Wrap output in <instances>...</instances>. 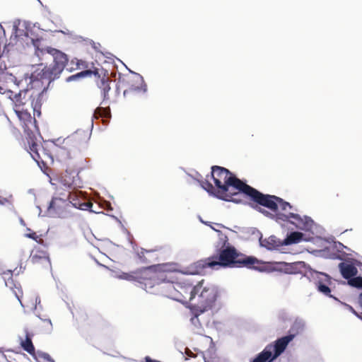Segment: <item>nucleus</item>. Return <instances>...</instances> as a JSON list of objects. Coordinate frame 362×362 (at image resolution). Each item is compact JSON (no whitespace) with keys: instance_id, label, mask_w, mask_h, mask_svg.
I'll list each match as a JSON object with an SVG mask.
<instances>
[{"instance_id":"obj_63","label":"nucleus","mask_w":362,"mask_h":362,"mask_svg":"<svg viewBox=\"0 0 362 362\" xmlns=\"http://www.w3.org/2000/svg\"><path fill=\"white\" fill-rule=\"evenodd\" d=\"M82 62H83V61H82V60H79V61H78V62L76 63L77 66H78V67H79V66L81 65V64Z\"/></svg>"},{"instance_id":"obj_39","label":"nucleus","mask_w":362,"mask_h":362,"mask_svg":"<svg viewBox=\"0 0 362 362\" xmlns=\"http://www.w3.org/2000/svg\"><path fill=\"white\" fill-rule=\"evenodd\" d=\"M101 116L103 117V122L108 123L111 119V112L110 108H104L101 112Z\"/></svg>"},{"instance_id":"obj_44","label":"nucleus","mask_w":362,"mask_h":362,"mask_svg":"<svg viewBox=\"0 0 362 362\" xmlns=\"http://www.w3.org/2000/svg\"><path fill=\"white\" fill-rule=\"evenodd\" d=\"M124 74L119 73V79H118V82L116 85V92L117 93H119V87H120L121 84L123 86H125L127 84V82L124 78Z\"/></svg>"},{"instance_id":"obj_45","label":"nucleus","mask_w":362,"mask_h":362,"mask_svg":"<svg viewBox=\"0 0 362 362\" xmlns=\"http://www.w3.org/2000/svg\"><path fill=\"white\" fill-rule=\"evenodd\" d=\"M197 313L194 314L190 319L191 320V322L194 325V326H197V323L198 324H200L199 323V315H201L202 313H199V310H197Z\"/></svg>"},{"instance_id":"obj_53","label":"nucleus","mask_w":362,"mask_h":362,"mask_svg":"<svg viewBox=\"0 0 362 362\" xmlns=\"http://www.w3.org/2000/svg\"><path fill=\"white\" fill-rule=\"evenodd\" d=\"M47 362H55V361L52 358V356L47 353Z\"/></svg>"},{"instance_id":"obj_42","label":"nucleus","mask_w":362,"mask_h":362,"mask_svg":"<svg viewBox=\"0 0 362 362\" xmlns=\"http://www.w3.org/2000/svg\"><path fill=\"white\" fill-rule=\"evenodd\" d=\"M88 73L87 74V77H90L91 76H94L97 79L100 78L101 77V75H103L102 72L100 73V69L96 67H93V70H85Z\"/></svg>"},{"instance_id":"obj_47","label":"nucleus","mask_w":362,"mask_h":362,"mask_svg":"<svg viewBox=\"0 0 362 362\" xmlns=\"http://www.w3.org/2000/svg\"><path fill=\"white\" fill-rule=\"evenodd\" d=\"M117 59L118 61H119L121 63H122V64L125 66L126 69L128 70V71H129L130 74H132L134 75V76L137 78V75H138V74H139V73H136V72H135V71H134L131 70L130 69H129V68H128V67H127V66H126V65H125V64H124V63H123V62H122L119 59L117 58Z\"/></svg>"},{"instance_id":"obj_30","label":"nucleus","mask_w":362,"mask_h":362,"mask_svg":"<svg viewBox=\"0 0 362 362\" xmlns=\"http://www.w3.org/2000/svg\"><path fill=\"white\" fill-rule=\"evenodd\" d=\"M21 346L23 349L30 354H33L35 351V348L32 342L31 338L26 334L25 339L21 340Z\"/></svg>"},{"instance_id":"obj_19","label":"nucleus","mask_w":362,"mask_h":362,"mask_svg":"<svg viewBox=\"0 0 362 362\" xmlns=\"http://www.w3.org/2000/svg\"><path fill=\"white\" fill-rule=\"evenodd\" d=\"M30 156L33 158V160L37 163L42 172L45 174V162L42 158L39 151L40 150L42 154H45V149L43 146L41 148H38L37 144L33 143L30 147Z\"/></svg>"},{"instance_id":"obj_5","label":"nucleus","mask_w":362,"mask_h":362,"mask_svg":"<svg viewBox=\"0 0 362 362\" xmlns=\"http://www.w3.org/2000/svg\"><path fill=\"white\" fill-rule=\"evenodd\" d=\"M13 30L16 39L23 45H33L36 56L41 59L45 54V31L39 23L32 24L26 21L16 20L13 22Z\"/></svg>"},{"instance_id":"obj_35","label":"nucleus","mask_w":362,"mask_h":362,"mask_svg":"<svg viewBox=\"0 0 362 362\" xmlns=\"http://www.w3.org/2000/svg\"><path fill=\"white\" fill-rule=\"evenodd\" d=\"M153 252V250H146L143 247L141 248V252H136V255L139 259L141 263L143 264H148L150 262V261L146 257L145 253H150Z\"/></svg>"},{"instance_id":"obj_2","label":"nucleus","mask_w":362,"mask_h":362,"mask_svg":"<svg viewBox=\"0 0 362 362\" xmlns=\"http://www.w3.org/2000/svg\"><path fill=\"white\" fill-rule=\"evenodd\" d=\"M216 270L223 269L246 268L261 273L269 274L276 272L279 262H266L253 255H247L239 251L234 245L222 249H215L211 255Z\"/></svg>"},{"instance_id":"obj_28","label":"nucleus","mask_w":362,"mask_h":362,"mask_svg":"<svg viewBox=\"0 0 362 362\" xmlns=\"http://www.w3.org/2000/svg\"><path fill=\"white\" fill-rule=\"evenodd\" d=\"M235 228H238V230L241 233H246L250 235L255 236L258 241L262 239V233L255 227H249V228H244V227H240V226H235Z\"/></svg>"},{"instance_id":"obj_54","label":"nucleus","mask_w":362,"mask_h":362,"mask_svg":"<svg viewBox=\"0 0 362 362\" xmlns=\"http://www.w3.org/2000/svg\"><path fill=\"white\" fill-rule=\"evenodd\" d=\"M129 93H132L130 88L125 89L123 92L124 97H126Z\"/></svg>"},{"instance_id":"obj_41","label":"nucleus","mask_w":362,"mask_h":362,"mask_svg":"<svg viewBox=\"0 0 362 362\" xmlns=\"http://www.w3.org/2000/svg\"><path fill=\"white\" fill-rule=\"evenodd\" d=\"M278 317L279 320H281L283 322H286L287 321L291 320L289 314L284 310H281L279 312Z\"/></svg>"},{"instance_id":"obj_14","label":"nucleus","mask_w":362,"mask_h":362,"mask_svg":"<svg viewBox=\"0 0 362 362\" xmlns=\"http://www.w3.org/2000/svg\"><path fill=\"white\" fill-rule=\"evenodd\" d=\"M233 172L225 167L212 165L211 167L210 177L213 180L216 187L223 192V188L226 183L228 177H230Z\"/></svg>"},{"instance_id":"obj_3","label":"nucleus","mask_w":362,"mask_h":362,"mask_svg":"<svg viewBox=\"0 0 362 362\" xmlns=\"http://www.w3.org/2000/svg\"><path fill=\"white\" fill-rule=\"evenodd\" d=\"M276 272L287 274H302L309 279L310 281L314 282L316 289L319 293L339 301L338 298L332 295V290L329 286L331 284V276L325 272H318L313 269L305 262H279Z\"/></svg>"},{"instance_id":"obj_37","label":"nucleus","mask_w":362,"mask_h":362,"mask_svg":"<svg viewBox=\"0 0 362 362\" xmlns=\"http://www.w3.org/2000/svg\"><path fill=\"white\" fill-rule=\"evenodd\" d=\"M198 219H199V221L202 223H203V224H204V225H205V226H209L211 229H212V228H215V227L214 226V223H211V222H210V221H204V220L202 218V216H199V215L198 216ZM215 225H216L217 226H218V227H220V228H226V229H228V230H230V231H232V232H233V233H237V231H235V230H232V229H230V228H228V227L225 226H224V225H223L222 223H215Z\"/></svg>"},{"instance_id":"obj_26","label":"nucleus","mask_w":362,"mask_h":362,"mask_svg":"<svg viewBox=\"0 0 362 362\" xmlns=\"http://www.w3.org/2000/svg\"><path fill=\"white\" fill-rule=\"evenodd\" d=\"M70 205H71L73 207L83 211H88L90 213H95L98 214V212L93 210V204L89 202H82L80 201L78 198H74L71 201H69Z\"/></svg>"},{"instance_id":"obj_48","label":"nucleus","mask_w":362,"mask_h":362,"mask_svg":"<svg viewBox=\"0 0 362 362\" xmlns=\"http://www.w3.org/2000/svg\"><path fill=\"white\" fill-rule=\"evenodd\" d=\"M25 237L27 238H32L33 240H37V236L36 235L35 233H26L25 235Z\"/></svg>"},{"instance_id":"obj_55","label":"nucleus","mask_w":362,"mask_h":362,"mask_svg":"<svg viewBox=\"0 0 362 362\" xmlns=\"http://www.w3.org/2000/svg\"><path fill=\"white\" fill-rule=\"evenodd\" d=\"M0 93L1 94H5V93L7 94V91H6L5 88L4 87H2L1 85H0Z\"/></svg>"},{"instance_id":"obj_18","label":"nucleus","mask_w":362,"mask_h":362,"mask_svg":"<svg viewBox=\"0 0 362 362\" xmlns=\"http://www.w3.org/2000/svg\"><path fill=\"white\" fill-rule=\"evenodd\" d=\"M62 27V22L59 17L50 16V18H47V33H62L64 35H72V33L69 30H66V31L61 30Z\"/></svg>"},{"instance_id":"obj_31","label":"nucleus","mask_w":362,"mask_h":362,"mask_svg":"<svg viewBox=\"0 0 362 362\" xmlns=\"http://www.w3.org/2000/svg\"><path fill=\"white\" fill-rule=\"evenodd\" d=\"M332 242H330L331 247L332 250L337 254L340 255L342 257L344 256H346L347 254L343 251L344 247H345V245L342 244L341 243L335 240V238L332 237ZM329 243V241H328Z\"/></svg>"},{"instance_id":"obj_56","label":"nucleus","mask_w":362,"mask_h":362,"mask_svg":"<svg viewBox=\"0 0 362 362\" xmlns=\"http://www.w3.org/2000/svg\"><path fill=\"white\" fill-rule=\"evenodd\" d=\"M59 38H56V39H50V37L49 36L47 35V41H49L50 43L51 42H53L56 40H58Z\"/></svg>"},{"instance_id":"obj_9","label":"nucleus","mask_w":362,"mask_h":362,"mask_svg":"<svg viewBox=\"0 0 362 362\" xmlns=\"http://www.w3.org/2000/svg\"><path fill=\"white\" fill-rule=\"evenodd\" d=\"M232 187L238 191V193H241L245 195L252 202L257 204H268L270 197L264 195V193L248 185L245 180L239 179L237 175L233 173L230 174V177H228L226 183L223 188L222 193H230L229 189Z\"/></svg>"},{"instance_id":"obj_22","label":"nucleus","mask_w":362,"mask_h":362,"mask_svg":"<svg viewBox=\"0 0 362 362\" xmlns=\"http://www.w3.org/2000/svg\"><path fill=\"white\" fill-rule=\"evenodd\" d=\"M199 183L200 187L204 189L210 196L216 197V196L220 197L219 194H222V191L219 189H214L212 184L208 180H199L194 178Z\"/></svg>"},{"instance_id":"obj_58","label":"nucleus","mask_w":362,"mask_h":362,"mask_svg":"<svg viewBox=\"0 0 362 362\" xmlns=\"http://www.w3.org/2000/svg\"><path fill=\"white\" fill-rule=\"evenodd\" d=\"M46 321H47V323H49V325H50L51 328H52V324L51 320H50V319H49V318H47V319H46Z\"/></svg>"},{"instance_id":"obj_59","label":"nucleus","mask_w":362,"mask_h":362,"mask_svg":"<svg viewBox=\"0 0 362 362\" xmlns=\"http://www.w3.org/2000/svg\"><path fill=\"white\" fill-rule=\"evenodd\" d=\"M46 176H47V177H48V178L49 179V182H50V184L53 185L54 184L52 182V180L50 179L49 175V173H48V172H47V171Z\"/></svg>"},{"instance_id":"obj_33","label":"nucleus","mask_w":362,"mask_h":362,"mask_svg":"<svg viewBox=\"0 0 362 362\" xmlns=\"http://www.w3.org/2000/svg\"><path fill=\"white\" fill-rule=\"evenodd\" d=\"M37 250H33L30 255V260L33 263H40L45 259V254L44 252H39Z\"/></svg>"},{"instance_id":"obj_50","label":"nucleus","mask_w":362,"mask_h":362,"mask_svg":"<svg viewBox=\"0 0 362 362\" xmlns=\"http://www.w3.org/2000/svg\"><path fill=\"white\" fill-rule=\"evenodd\" d=\"M358 303L362 309V291L359 293L358 297Z\"/></svg>"},{"instance_id":"obj_64","label":"nucleus","mask_w":362,"mask_h":362,"mask_svg":"<svg viewBox=\"0 0 362 362\" xmlns=\"http://www.w3.org/2000/svg\"><path fill=\"white\" fill-rule=\"evenodd\" d=\"M203 358H204V362H210L209 360H207L204 356V354H203Z\"/></svg>"},{"instance_id":"obj_60","label":"nucleus","mask_w":362,"mask_h":362,"mask_svg":"<svg viewBox=\"0 0 362 362\" xmlns=\"http://www.w3.org/2000/svg\"><path fill=\"white\" fill-rule=\"evenodd\" d=\"M13 293H15V296H16V298H18V300H19V302H20L21 305L22 306H23V303H21V301L20 300L19 297H18V296L17 295L16 292L15 291H13Z\"/></svg>"},{"instance_id":"obj_11","label":"nucleus","mask_w":362,"mask_h":362,"mask_svg":"<svg viewBox=\"0 0 362 362\" xmlns=\"http://www.w3.org/2000/svg\"><path fill=\"white\" fill-rule=\"evenodd\" d=\"M197 296V299L193 303V306L199 310L200 313H204L214 306L219 296V288L214 285H209L204 287L202 286Z\"/></svg>"},{"instance_id":"obj_4","label":"nucleus","mask_w":362,"mask_h":362,"mask_svg":"<svg viewBox=\"0 0 362 362\" xmlns=\"http://www.w3.org/2000/svg\"><path fill=\"white\" fill-rule=\"evenodd\" d=\"M305 326V320L296 317L285 335L267 344L250 362H274L285 351L289 343L304 330Z\"/></svg>"},{"instance_id":"obj_16","label":"nucleus","mask_w":362,"mask_h":362,"mask_svg":"<svg viewBox=\"0 0 362 362\" xmlns=\"http://www.w3.org/2000/svg\"><path fill=\"white\" fill-rule=\"evenodd\" d=\"M83 168L78 169L71 168L69 165L67 166L65 175L62 178L63 185L67 187L81 188L83 187V182L79 177V173Z\"/></svg>"},{"instance_id":"obj_27","label":"nucleus","mask_w":362,"mask_h":362,"mask_svg":"<svg viewBox=\"0 0 362 362\" xmlns=\"http://www.w3.org/2000/svg\"><path fill=\"white\" fill-rule=\"evenodd\" d=\"M315 252H319L321 257L326 259L342 260V257L340 255L336 253L332 250L331 246L325 247L323 250H317Z\"/></svg>"},{"instance_id":"obj_40","label":"nucleus","mask_w":362,"mask_h":362,"mask_svg":"<svg viewBox=\"0 0 362 362\" xmlns=\"http://www.w3.org/2000/svg\"><path fill=\"white\" fill-rule=\"evenodd\" d=\"M40 299L37 297L35 298V308H34V313L35 315L38 317L40 320H45V319L43 318L42 315L39 313L38 311V309L39 308H42V306L40 305Z\"/></svg>"},{"instance_id":"obj_7","label":"nucleus","mask_w":362,"mask_h":362,"mask_svg":"<svg viewBox=\"0 0 362 362\" xmlns=\"http://www.w3.org/2000/svg\"><path fill=\"white\" fill-rule=\"evenodd\" d=\"M171 264L168 263L156 264L146 267H142L131 273H122L121 279L136 281L139 284H144L142 280L148 279L154 281V284H160L166 279V273L171 272Z\"/></svg>"},{"instance_id":"obj_10","label":"nucleus","mask_w":362,"mask_h":362,"mask_svg":"<svg viewBox=\"0 0 362 362\" xmlns=\"http://www.w3.org/2000/svg\"><path fill=\"white\" fill-rule=\"evenodd\" d=\"M47 54L52 57L53 63L47 66V91L49 88L50 83L59 78L61 74L69 62L68 55L60 49L47 46Z\"/></svg>"},{"instance_id":"obj_62","label":"nucleus","mask_w":362,"mask_h":362,"mask_svg":"<svg viewBox=\"0 0 362 362\" xmlns=\"http://www.w3.org/2000/svg\"><path fill=\"white\" fill-rule=\"evenodd\" d=\"M47 262H48L49 264L51 265V261L48 255H47Z\"/></svg>"},{"instance_id":"obj_29","label":"nucleus","mask_w":362,"mask_h":362,"mask_svg":"<svg viewBox=\"0 0 362 362\" xmlns=\"http://www.w3.org/2000/svg\"><path fill=\"white\" fill-rule=\"evenodd\" d=\"M238 193H222V194H219L220 197L216 196V198L228 202H233L235 204H242L243 200L240 198L233 197V196L237 195Z\"/></svg>"},{"instance_id":"obj_15","label":"nucleus","mask_w":362,"mask_h":362,"mask_svg":"<svg viewBox=\"0 0 362 362\" xmlns=\"http://www.w3.org/2000/svg\"><path fill=\"white\" fill-rule=\"evenodd\" d=\"M213 263V258L210 256L191 264L189 267H186L182 273L187 275L204 274L206 269L209 268L212 270H216L215 266L211 265Z\"/></svg>"},{"instance_id":"obj_21","label":"nucleus","mask_w":362,"mask_h":362,"mask_svg":"<svg viewBox=\"0 0 362 362\" xmlns=\"http://www.w3.org/2000/svg\"><path fill=\"white\" fill-rule=\"evenodd\" d=\"M45 78V66L42 67V64L37 68L30 76V82L33 88L39 87L43 84V80Z\"/></svg>"},{"instance_id":"obj_43","label":"nucleus","mask_w":362,"mask_h":362,"mask_svg":"<svg viewBox=\"0 0 362 362\" xmlns=\"http://www.w3.org/2000/svg\"><path fill=\"white\" fill-rule=\"evenodd\" d=\"M338 302H339L341 305H343L345 309L348 310L349 311L352 313L355 316H356L358 318H359L360 320H362V315H359L351 305H350L346 303H342L339 300Z\"/></svg>"},{"instance_id":"obj_49","label":"nucleus","mask_w":362,"mask_h":362,"mask_svg":"<svg viewBox=\"0 0 362 362\" xmlns=\"http://www.w3.org/2000/svg\"><path fill=\"white\" fill-rule=\"evenodd\" d=\"M130 244L132 245V249L136 254V252H139V247L137 245L132 241L129 240Z\"/></svg>"},{"instance_id":"obj_36","label":"nucleus","mask_w":362,"mask_h":362,"mask_svg":"<svg viewBox=\"0 0 362 362\" xmlns=\"http://www.w3.org/2000/svg\"><path fill=\"white\" fill-rule=\"evenodd\" d=\"M25 93H26L25 91H20L18 93H13V92L10 90H7L8 98H10L11 100H13L16 103H22L21 95L23 94L25 95Z\"/></svg>"},{"instance_id":"obj_1","label":"nucleus","mask_w":362,"mask_h":362,"mask_svg":"<svg viewBox=\"0 0 362 362\" xmlns=\"http://www.w3.org/2000/svg\"><path fill=\"white\" fill-rule=\"evenodd\" d=\"M264 195L271 197V199H269V201H268L269 204L267 205L254 203L250 204V206L265 217L275 221L279 224L285 222L289 223L301 230L311 233L317 238L325 233V228L315 223L311 217L306 215L301 216L300 214L293 212L288 214L282 212L286 211L288 208L291 210H296L288 202L276 195L264 193Z\"/></svg>"},{"instance_id":"obj_20","label":"nucleus","mask_w":362,"mask_h":362,"mask_svg":"<svg viewBox=\"0 0 362 362\" xmlns=\"http://www.w3.org/2000/svg\"><path fill=\"white\" fill-rule=\"evenodd\" d=\"M93 128V117L91 118L90 130L88 133L87 131L83 129H77L74 133L66 137L67 141L75 140L81 143L83 141H88L90 139L92 129Z\"/></svg>"},{"instance_id":"obj_17","label":"nucleus","mask_w":362,"mask_h":362,"mask_svg":"<svg viewBox=\"0 0 362 362\" xmlns=\"http://www.w3.org/2000/svg\"><path fill=\"white\" fill-rule=\"evenodd\" d=\"M103 76L96 80L98 88L101 89L103 101L102 103H105L109 100V91L110 90V81L107 78L108 71L103 68L101 69Z\"/></svg>"},{"instance_id":"obj_12","label":"nucleus","mask_w":362,"mask_h":362,"mask_svg":"<svg viewBox=\"0 0 362 362\" xmlns=\"http://www.w3.org/2000/svg\"><path fill=\"white\" fill-rule=\"evenodd\" d=\"M69 206V202L66 199L53 197L47 206V216L67 218L71 216V212L66 209Z\"/></svg>"},{"instance_id":"obj_32","label":"nucleus","mask_w":362,"mask_h":362,"mask_svg":"<svg viewBox=\"0 0 362 362\" xmlns=\"http://www.w3.org/2000/svg\"><path fill=\"white\" fill-rule=\"evenodd\" d=\"M87 74H88V73L83 70L68 76L65 81L66 83L77 81L82 78H86Z\"/></svg>"},{"instance_id":"obj_51","label":"nucleus","mask_w":362,"mask_h":362,"mask_svg":"<svg viewBox=\"0 0 362 362\" xmlns=\"http://www.w3.org/2000/svg\"><path fill=\"white\" fill-rule=\"evenodd\" d=\"M8 202V199L7 198H1L0 197V204L1 205H4L6 204L7 202Z\"/></svg>"},{"instance_id":"obj_8","label":"nucleus","mask_w":362,"mask_h":362,"mask_svg":"<svg viewBox=\"0 0 362 362\" xmlns=\"http://www.w3.org/2000/svg\"><path fill=\"white\" fill-rule=\"evenodd\" d=\"M314 236L315 235H313L311 233L305 234L300 231L292 230L286 233L284 240L278 238L274 235H272L267 238H263L262 236V239L259 240V245L268 251H280L283 246H288L303 241L313 242Z\"/></svg>"},{"instance_id":"obj_34","label":"nucleus","mask_w":362,"mask_h":362,"mask_svg":"<svg viewBox=\"0 0 362 362\" xmlns=\"http://www.w3.org/2000/svg\"><path fill=\"white\" fill-rule=\"evenodd\" d=\"M4 280L5 282V286L10 289L13 290L14 287H16V285L13 282V280L12 279V272L11 270H8L6 272H4L3 274Z\"/></svg>"},{"instance_id":"obj_25","label":"nucleus","mask_w":362,"mask_h":362,"mask_svg":"<svg viewBox=\"0 0 362 362\" xmlns=\"http://www.w3.org/2000/svg\"><path fill=\"white\" fill-rule=\"evenodd\" d=\"M136 83L140 81L139 85L132 84L129 86L130 90L132 93H141L145 94L148 90V86L145 82L144 77L141 74L137 75V79L134 81Z\"/></svg>"},{"instance_id":"obj_38","label":"nucleus","mask_w":362,"mask_h":362,"mask_svg":"<svg viewBox=\"0 0 362 362\" xmlns=\"http://www.w3.org/2000/svg\"><path fill=\"white\" fill-rule=\"evenodd\" d=\"M73 39H76V40L81 39L82 40H86L82 36H80V35H76L75 37H74ZM86 40L90 43V45H91L93 49L95 52H101L100 50H99V47H100V43H95L93 40H90V39H87Z\"/></svg>"},{"instance_id":"obj_6","label":"nucleus","mask_w":362,"mask_h":362,"mask_svg":"<svg viewBox=\"0 0 362 362\" xmlns=\"http://www.w3.org/2000/svg\"><path fill=\"white\" fill-rule=\"evenodd\" d=\"M163 283L167 284L168 289L170 293L169 298L187 306L189 302L193 305V303L196 301L197 295L202 287L204 279L197 281L196 284H194V282L190 279H185L177 283V287L167 279Z\"/></svg>"},{"instance_id":"obj_52","label":"nucleus","mask_w":362,"mask_h":362,"mask_svg":"<svg viewBox=\"0 0 362 362\" xmlns=\"http://www.w3.org/2000/svg\"><path fill=\"white\" fill-rule=\"evenodd\" d=\"M194 180V178H197V179H199V180H202V176L198 173V172H196L195 173V176H191Z\"/></svg>"},{"instance_id":"obj_23","label":"nucleus","mask_w":362,"mask_h":362,"mask_svg":"<svg viewBox=\"0 0 362 362\" xmlns=\"http://www.w3.org/2000/svg\"><path fill=\"white\" fill-rule=\"evenodd\" d=\"M212 230L217 233L218 238L215 245V249H222L233 245L229 243V239L226 234L216 228H212Z\"/></svg>"},{"instance_id":"obj_46","label":"nucleus","mask_w":362,"mask_h":362,"mask_svg":"<svg viewBox=\"0 0 362 362\" xmlns=\"http://www.w3.org/2000/svg\"><path fill=\"white\" fill-rule=\"evenodd\" d=\"M100 53L102 54L103 55V57L107 59H113V58L115 57L112 53H110L109 52H100Z\"/></svg>"},{"instance_id":"obj_57","label":"nucleus","mask_w":362,"mask_h":362,"mask_svg":"<svg viewBox=\"0 0 362 362\" xmlns=\"http://www.w3.org/2000/svg\"><path fill=\"white\" fill-rule=\"evenodd\" d=\"M111 216L115 218V220H116L117 222H119L121 225H122V222L120 221V220L115 216L114 215H111Z\"/></svg>"},{"instance_id":"obj_61","label":"nucleus","mask_w":362,"mask_h":362,"mask_svg":"<svg viewBox=\"0 0 362 362\" xmlns=\"http://www.w3.org/2000/svg\"><path fill=\"white\" fill-rule=\"evenodd\" d=\"M20 223H21V224L22 226H25V222H24V221H23V218H20Z\"/></svg>"},{"instance_id":"obj_13","label":"nucleus","mask_w":362,"mask_h":362,"mask_svg":"<svg viewBox=\"0 0 362 362\" xmlns=\"http://www.w3.org/2000/svg\"><path fill=\"white\" fill-rule=\"evenodd\" d=\"M65 141H66V143L69 142L66 138L62 139V137L47 139V144H52V146H47V157L50 158L52 163L54 162V156H56L57 161L58 162H60L61 159L64 158V156H66L65 158L69 160L72 158L70 151L60 146V144H64Z\"/></svg>"},{"instance_id":"obj_24","label":"nucleus","mask_w":362,"mask_h":362,"mask_svg":"<svg viewBox=\"0 0 362 362\" xmlns=\"http://www.w3.org/2000/svg\"><path fill=\"white\" fill-rule=\"evenodd\" d=\"M45 91V87H44L42 91L37 94V98H34L31 103L34 117H40L41 115V107L43 102V94Z\"/></svg>"}]
</instances>
